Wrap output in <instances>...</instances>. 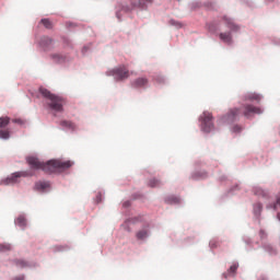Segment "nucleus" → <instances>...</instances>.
Here are the masks:
<instances>
[{
  "label": "nucleus",
  "instance_id": "1",
  "mask_svg": "<svg viewBox=\"0 0 280 280\" xmlns=\"http://www.w3.org/2000/svg\"><path fill=\"white\" fill-rule=\"evenodd\" d=\"M26 161L31 170L13 173L5 179L7 185H15V183H19V178H27L35 176L36 173L34 172V170H42L46 174H56V172H67V170L73 166V162L62 160H50L45 163L40 162V160H38L37 158L31 156L27 158Z\"/></svg>",
  "mask_w": 280,
  "mask_h": 280
},
{
  "label": "nucleus",
  "instance_id": "2",
  "mask_svg": "<svg viewBox=\"0 0 280 280\" xmlns=\"http://www.w3.org/2000/svg\"><path fill=\"white\" fill-rule=\"evenodd\" d=\"M39 93L47 100V105L51 110H55V113H62L65 110V101L60 96H56L45 88H40Z\"/></svg>",
  "mask_w": 280,
  "mask_h": 280
},
{
  "label": "nucleus",
  "instance_id": "3",
  "mask_svg": "<svg viewBox=\"0 0 280 280\" xmlns=\"http://www.w3.org/2000/svg\"><path fill=\"white\" fill-rule=\"evenodd\" d=\"M200 121L202 132H210L211 130H213V116L211 115V113L205 112L200 116Z\"/></svg>",
  "mask_w": 280,
  "mask_h": 280
},
{
  "label": "nucleus",
  "instance_id": "4",
  "mask_svg": "<svg viewBox=\"0 0 280 280\" xmlns=\"http://www.w3.org/2000/svg\"><path fill=\"white\" fill-rule=\"evenodd\" d=\"M242 115V112L240 108H232L228 112L226 115L220 118V124H233V121H237L240 119V116Z\"/></svg>",
  "mask_w": 280,
  "mask_h": 280
},
{
  "label": "nucleus",
  "instance_id": "5",
  "mask_svg": "<svg viewBox=\"0 0 280 280\" xmlns=\"http://www.w3.org/2000/svg\"><path fill=\"white\" fill-rule=\"evenodd\" d=\"M149 5H152V0H132L131 5H122L121 12H132L135 8H148Z\"/></svg>",
  "mask_w": 280,
  "mask_h": 280
},
{
  "label": "nucleus",
  "instance_id": "6",
  "mask_svg": "<svg viewBox=\"0 0 280 280\" xmlns=\"http://www.w3.org/2000/svg\"><path fill=\"white\" fill-rule=\"evenodd\" d=\"M112 75H114L115 80H126L130 78V71L126 69V66H120L112 70Z\"/></svg>",
  "mask_w": 280,
  "mask_h": 280
},
{
  "label": "nucleus",
  "instance_id": "7",
  "mask_svg": "<svg viewBox=\"0 0 280 280\" xmlns=\"http://www.w3.org/2000/svg\"><path fill=\"white\" fill-rule=\"evenodd\" d=\"M261 113H264V110H261L259 107H255L254 105H245L243 115L249 119V117H253V115H261Z\"/></svg>",
  "mask_w": 280,
  "mask_h": 280
},
{
  "label": "nucleus",
  "instance_id": "8",
  "mask_svg": "<svg viewBox=\"0 0 280 280\" xmlns=\"http://www.w3.org/2000/svg\"><path fill=\"white\" fill-rule=\"evenodd\" d=\"M223 21H224L225 25L229 27V30H231L232 32L240 31V27L237 26V24H235V22H233V20L231 18L224 15Z\"/></svg>",
  "mask_w": 280,
  "mask_h": 280
},
{
  "label": "nucleus",
  "instance_id": "9",
  "mask_svg": "<svg viewBox=\"0 0 280 280\" xmlns=\"http://www.w3.org/2000/svg\"><path fill=\"white\" fill-rule=\"evenodd\" d=\"M147 78H138L135 81H132L131 86H133V89H143V86H147Z\"/></svg>",
  "mask_w": 280,
  "mask_h": 280
},
{
  "label": "nucleus",
  "instance_id": "10",
  "mask_svg": "<svg viewBox=\"0 0 280 280\" xmlns=\"http://www.w3.org/2000/svg\"><path fill=\"white\" fill-rule=\"evenodd\" d=\"M220 40H222L223 43H226V45H231V43H233V36L231 35V32L228 33H221L219 35Z\"/></svg>",
  "mask_w": 280,
  "mask_h": 280
},
{
  "label": "nucleus",
  "instance_id": "11",
  "mask_svg": "<svg viewBox=\"0 0 280 280\" xmlns=\"http://www.w3.org/2000/svg\"><path fill=\"white\" fill-rule=\"evenodd\" d=\"M59 126H61V128H67V130H75V124H73V121L71 120H61L59 122Z\"/></svg>",
  "mask_w": 280,
  "mask_h": 280
},
{
  "label": "nucleus",
  "instance_id": "12",
  "mask_svg": "<svg viewBox=\"0 0 280 280\" xmlns=\"http://www.w3.org/2000/svg\"><path fill=\"white\" fill-rule=\"evenodd\" d=\"M35 189L37 191H45V189H49V182H37L35 184Z\"/></svg>",
  "mask_w": 280,
  "mask_h": 280
},
{
  "label": "nucleus",
  "instance_id": "13",
  "mask_svg": "<svg viewBox=\"0 0 280 280\" xmlns=\"http://www.w3.org/2000/svg\"><path fill=\"white\" fill-rule=\"evenodd\" d=\"M164 202H166V205H179L180 198L176 196H168L164 199Z\"/></svg>",
  "mask_w": 280,
  "mask_h": 280
},
{
  "label": "nucleus",
  "instance_id": "14",
  "mask_svg": "<svg viewBox=\"0 0 280 280\" xmlns=\"http://www.w3.org/2000/svg\"><path fill=\"white\" fill-rule=\"evenodd\" d=\"M54 40L49 37H43L40 40V46L44 49H49L50 45H52Z\"/></svg>",
  "mask_w": 280,
  "mask_h": 280
},
{
  "label": "nucleus",
  "instance_id": "15",
  "mask_svg": "<svg viewBox=\"0 0 280 280\" xmlns=\"http://www.w3.org/2000/svg\"><path fill=\"white\" fill-rule=\"evenodd\" d=\"M245 101L261 102V96L259 94L252 93L245 96Z\"/></svg>",
  "mask_w": 280,
  "mask_h": 280
},
{
  "label": "nucleus",
  "instance_id": "16",
  "mask_svg": "<svg viewBox=\"0 0 280 280\" xmlns=\"http://www.w3.org/2000/svg\"><path fill=\"white\" fill-rule=\"evenodd\" d=\"M136 237H137V240H145V238H148V229L144 228L142 230H139L136 233Z\"/></svg>",
  "mask_w": 280,
  "mask_h": 280
},
{
  "label": "nucleus",
  "instance_id": "17",
  "mask_svg": "<svg viewBox=\"0 0 280 280\" xmlns=\"http://www.w3.org/2000/svg\"><path fill=\"white\" fill-rule=\"evenodd\" d=\"M15 224H18V226H21L23 229V226H26L27 224V219H25V217L23 215H20L16 218Z\"/></svg>",
  "mask_w": 280,
  "mask_h": 280
},
{
  "label": "nucleus",
  "instance_id": "18",
  "mask_svg": "<svg viewBox=\"0 0 280 280\" xmlns=\"http://www.w3.org/2000/svg\"><path fill=\"white\" fill-rule=\"evenodd\" d=\"M40 23L46 30H51L54 27V23H51L49 19H42Z\"/></svg>",
  "mask_w": 280,
  "mask_h": 280
},
{
  "label": "nucleus",
  "instance_id": "19",
  "mask_svg": "<svg viewBox=\"0 0 280 280\" xmlns=\"http://www.w3.org/2000/svg\"><path fill=\"white\" fill-rule=\"evenodd\" d=\"M50 58L54 60V62H65V56L60 54H54L50 56Z\"/></svg>",
  "mask_w": 280,
  "mask_h": 280
},
{
  "label": "nucleus",
  "instance_id": "20",
  "mask_svg": "<svg viewBox=\"0 0 280 280\" xmlns=\"http://www.w3.org/2000/svg\"><path fill=\"white\" fill-rule=\"evenodd\" d=\"M10 124V117H0V128H5Z\"/></svg>",
  "mask_w": 280,
  "mask_h": 280
},
{
  "label": "nucleus",
  "instance_id": "21",
  "mask_svg": "<svg viewBox=\"0 0 280 280\" xmlns=\"http://www.w3.org/2000/svg\"><path fill=\"white\" fill-rule=\"evenodd\" d=\"M149 187H161V180L156 178H152L148 183Z\"/></svg>",
  "mask_w": 280,
  "mask_h": 280
},
{
  "label": "nucleus",
  "instance_id": "22",
  "mask_svg": "<svg viewBox=\"0 0 280 280\" xmlns=\"http://www.w3.org/2000/svg\"><path fill=\"white\" fill-rule=\"evenodd\" d=\"M13 124H18V126H25L27 124V120L23 119V118H14L12 119Z\"/></svg>",
  "mask_w": 280,
  "mask_h": 280
},
{
  "label": "nucleus",
  "instance_id": "23",
  "mask_svg": "<svg viewBox=\"0 0 280 280\" xmlns=\"http://www.w3.org/2000/svg\"><path fill=\"white\" fill-rule=\"evenodd\" d=\"M8 250H12L10 244H0V253H8Z\"/></svg>",
  "mask_w": 280,
  "mask_h": 280
},
{
  "label": "nucleus",
  "instance_id": "24",
  "mask_svg": "<svg viewBox=\"0 0 280 280\" xmlns=\"http://www.w3.org/2000/svg\"><path fill=\"white\" fill-rule=\"evenodd\" d=\"M0 139H10L9 130H0Z\"/></svg>",
  "mask_w": 280,
  "mask_h": 280
},
{
  "label": "nucleus",
  "instance_id": "25",
  "mask_svg": "<svg viewBox=\"0 0 280 280\" xmlns=\"http://www.w3.org/2000/svg\"><path fill=\"white\" fill-rule=\"evenodd\" d=\"M15 264L19 268H27V261L25 260H16Z\"/></svg>",
  "mask_w": 280,
  "mask_h": 280
},
{
  "label": "nucleus",
  "instance_id": "26",
  "mask_svg": "<svg viewBox=\"0 0 280 280\" xmlns=\"http://www.w3.org/2000/svg\"><path fill=\"white\" fill-rule=\"evenodd\" d=\"M170 24L173 25L174 27H183V24H180L179 22H176L174 20H171Z\"/></svg>",
  "mask_w": 280,
  "mask_h": 280
},
{
  "label": "nucleus",
  "instance_id": "27",
  "mask_svg": "<svg viewBox=\"0 0 280 280\" xmlns=\"http://www.w3.org/2000/svg\"><path fill=\"white\" fill-rule=\"evenodd\" d=\"M229 272H231L232 275H235V272H237V265H232L229 269Z\"/></svg>",
  "mask_w": 280,
  "mask_h": 280
},
{
  "label": "nucleus",
  "instance_id": "28",
  "mask_svg": "<svg viewBox=\"0 0 280 280\" xmlns=\"http://www.w3.org/2000/svg\"><path fill=\"white\" fill-rule=\"evenodd\" d=\"M232 131L234 132H242V127L240 125H235L233 128H232Z\"/></svg>",
  "mask_w": 280,
  "mask_h": 280
},
{
  "label": "nucleus",
  "instance_id": "29",
  "mask_svg": "<svg viewBox=\"0 0 280 280\" xmlns=\"http://www.w3.org/2000/svg\"><path fill=\"white\" fill-rule=\"evenodd\" d=\"M255 194H257V196H261V194H264V190H261V189H259L257 192H255Z\"/></svg>",
  "mask_w": 280,
  "mask_h": 280
},
{
  "label": "nucleus",
  "instance_id": "30",
  "mask_svg": "<svg viewBox=\"0 0 280 280\" xmlns=\"http://www.w3.org/2000/svg\"><path fill=\"white\" fill-rule=\"evenodd\" d=\"M260 237H264V230H260Z\"/></svg>",
  "mask_w": 280,
  "mask_h": 280
},
{
  "label": "nucleus",
  "instance_id": "31",
  "mask_svg": "<svg viewBox=\"0 0 280 280\" xmlns=\"http://www.w3.org/2000/svg\"><path fill=\"white\" fill-rule=\"evenodd\" d=\"M192 178L196 180L198 178V176L195 174V175H192Z\"/></svg>",
  "mask_w": 280,
  "mask_h": 280
},
{
  "label": "nucleus",
  "instance_id": "32",
  "mask_svg": "<svg viewBox=\"0 0 280 280\" xmlns=\"http://www.w3.org/2000/svg\"><path fill=\"white\" fill-rule=\"evenodd\" d=\"M15 280H24L23 277L15 278Z\"/></svg>",
  "mask_w": 280,
  "mask_h": 280
},
{
  "label": "nucleus",
  "instance_id": "33",
  "mask_svg": "<svg viewBox=\"0 0 280 280\" xmlns=\"http://www.w3.org/2000/svg\"><path fill=\"white\" fill-rule=\"evenodd\" d=\"M257 207H258V209H261V205L258 203Z\"/></svg>",
  "mask_w": 280,
  "mask_h": 280
},
{
  "label": "nucleus",
  "instance_id": "34",
  "mask_svg": "<svg viewBox=\"0 0 280 280\" xmlns=\"http://www.w3.org/2000/svg\"><path fill=\"white\" fill-rule=\"evenodd\" d=\"M128 206V203H124V207H127Z\"/></svg>",
  "mask_w": 280,
  "mask_h": 280
},
{
  "label": "nucleus",
  "instance_id": "35",
  "mask_svg": "<svg viewBox=\"0 0 280 280\" xmlns=\"http://www.w3.org/2000/svg\"><path fill=\"white\" fill-rule=\"evenodd\" d=\"M117 18L119 19V13H117Z\"/></svg>",
  "mask_w": 280,
  "mask_h": 280
}]
</instances>
